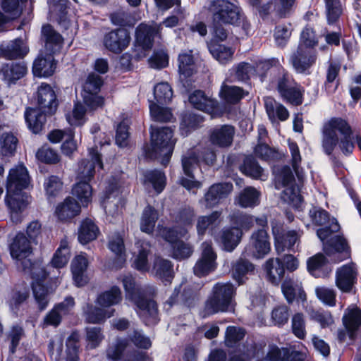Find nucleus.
I'll use <instances>...</instances> for the list:
<instances>
[{"label": "nucleus", "mask_w": 361, "mask_h": 361, "mask_svg": "<svg viewBox=\"0 0 361 361\" xmlns=\"http://www.w3.org/2000/svg\"><path fill=\"white\" fill-rule=\"evenodd\" d=\"M288 145L290 154L291 166L295 173L298 183L295 184L290 168L288 166H284L280 169H275L274 170L275 173V186L278 190L284 188L281 195V200L283 202L295 209H300L302 204V197L300 191L305 178L303 169L300 168L302 158L296 142L288 140Z\"/></svg>", "instance_id": "1"}, {"label": "nucleus", "mask_w": 361, "mask_h": 361, "mask_svg": "<svg viewBox=\"0 0 361 361\" xmlns=\"http://www.w3.org/2000/svg\"><path fill=\"white\" fill-rule=\"evenodd\" d=\"M30 185V178L23 164H18L9 171L5 201L11 210V219L15 223L20 221L18 213L31 202V197L23 191Z\"/></svg>", "instance_id": "2"}, {"label": "nucleus", "mask_w": 361, "mask_h": 361, "mask_svg": "<svg viewBox=\"0 0 361 361\" xmlns=\"http://www.w3.org/2000/svg\"><path fill=\"white\" fill-rule=\"evenodd\" d=\"M121 281L126 291V299L135 304L140 318L146 325L156 324L159 321L157 304L147 296L154 293V288H138L135 279L130 274L121 276Z\"/></svg>", "instance_id": "3"}, {"label": "nucleus", "mask_w": 361, "mask_h": 361, "mask_svg": "<svg viewBox=\"0 0 361 361\" xmlns=\"http://www.w3.org/2000/svg\"><path fill=\"white\" fill-rule=\"evenodd\" d=\"M194 216L193 209L186 207L180 211L176 216V223L178 226L173 228L158 226V235L170 244L175 259L180 260L188 258L193 252L192 246L180 240V238L187 233L188 228L191 226Z\"/></svg>", "instance_id": "4"}, {"label": "nucleus", "mask_w": 361, "mask_h": 361, "mask_svg": "<svg viewBox=\"0 0 361 361\" xmlns=\"http://www.w3.org/2000/svg\"><path fill=\"white\" fill-rule=\"evenodd\" d=\"M37 108H27L25 118L29 129L38 133L46 121V116L53 114L57 108L56 97L51 87L42 83L37 90Z\"/></svg>", "instance_id": "5"}, {"label": "nucleus", "mask_w": 361, "mask_h": 361, "mask_svg": "<svg viewBox=\"0 0 361 361\" xmlns=\"http://www.w3.org/2000/svg\"><path fill=\"white\" fill-rule=\"evenodd\" d=\"M338 133L343 136L339 144L341 150L345 155L350 154L354 149L351 129L348 123L340 118H331L324 126L322 147L325 153L331 154L338 143Z\"/></svg>", "instance_id": "6"}, {"label": "nucleus", "mask_w": 361, "mask_h": 361, "mask_svg": "<svg viewBox=\"0 0 361 361\" xmlns=\"http://www.w3.org/2000/svg\"><path fill=\"white\" fill-rule=\"evenodd\" d=\"M121 300V289L118 286H112L109 290L97 296L96 302L101 307H94L88 304L84 308L86 321L92 324H99L104 322L114 314L115 310L111 308V307L118 305Z\"/></svg>", "instance_id": "7"}, {"label": "nucleus", "mask_w": 361, "mask_h": 361, "mask_svg": "<svg viewBox=\"0 0 361 361\" xmlns=\"http://www.w3.org/2000/svg\"><path fill=\"white\" fill-rule=\"evenodd\" d=\"M150 146L145 149L146 156L150 159H159L166 166L172 155L176 140L173 139V131L168 127H151Z\"/></svg>", "instance_id": "8"}, {"label": "nucleus", "mask_w": 361, "mask_h": 361, "mask_svg": "<svg viewBox=\"0 0 361 361\" xmlns=\"http://www.w3.org/2000/svg\"><path fill=\"white\" fill-rule=\"evenodd\" d=\"M235 288L230 283H217L205 303L204 311L207 314L219 312H231L234 308Z\"/></svg>", "instance_id": "9"}, {"label": "nucleus", "mask_w": 361, "mask_h": 361, "mask_svg": "<svg viewBox=\"0 0 361 361\" xmlns=\"http://www.w3.org/2000/svg\"><path fill=\"white\" fill-rule=\"evenodd\" d=\"M216 159L215 152L207 149L201 155L197 156L194 152H191L188 156L183 157L182 159V166L183 175L179 179V183L189 192L196 193L195 190H198L202 185L201 181L195 178L193 172L198 166L200 159L207 164H212Z\"/></svg>", "instance_id": "10"}, {"label": "nucleus", "mask_w": 361, "mask_h": 361, "mask_svg": "<svg viewBox=\"0 0 361 361\" xmlns=\"http://www.w3.org/2000/svg\"><path fill=\"white\" fill-rule=\"evenodd\" d=\"M213 23L214 24H231L242 26L245 34L250 30V23L240 13L239 7L226 0H216L212 6Z\"/></svg>", "instance_id": "11"}, {"label": "nucleus", "mask_w": 361, "mask_h": 361, "mask_svg": "<svg viewBox=\"0 0 361 361\" xmlns=\"http://www.w3.org/2000/svg\"><path fill=\"white\" fill-rule=\"evenodd\" d=\"M103 84L102 78L94 73L88 75L81 93L82 101L90 111L102 108L104 98L99 94Z\"/></svg>", "instance_id": "12"}, {"label": "nucleus", "mask_w": 361, "mask_h": 361, "mask_svg": "<svg viewBox=\"0 0 361 361\" xmlns=\"http://www.w3.org/2000/svg\"><path fill=\"white\" fill-rule=\"evenodd\" d=\"M178 23V18L176 16H171L166 18L162 23L159 25H148L140 24L136 29V43L144 50H148L152 47V42L155 36L159 35L161 26L166 27H175Z\"/></svg>", "instance_id": "13"}, {"label": "nucleus", "mask_w": 361, "mask_h": 361, "mask_svg": "<svg viewBox=\"0 0 361 361\" xmlns=\"http://www.w3.org/2000/svg\"><path fill=\"white\" fill-rule=\"evenodd\" d=\"M271 227L276 252L281 254L286 250L294 251L295 245H298L302 233L293 230L284 233L283 224L277 221L271 222Z\"/></svg>", "instance_id": "14"}, {"label": "nucleus", "mask_w": 361, "mask_h": 361, "mask_svg": "<svg viewBox=\"0 0 361 361\" xmlns=\"http://www.w3.org/2000/svg\"><path fill=\"white\" fill-rule=\"evenodd\" d=\"M277 90L283 99L294 105L302 102L303 89L293 78L282 70L281 75L276 82Z\"/></svg>", "instance_id": "15"}, {"label": "nucleus", "mask_w": 361, "mask_h": 361, "mask_svg": "<svg viewBox=\"0 0 361 361\" xmlns=\"http://www.w3.org/2000/svg\"><path fill=\"white\" fill-rule=\"evenodd\" d=\"M123 192V187L121 179L114 178L110 182L105 192L102 197L101 204L106 214L115 215L118 214L123 206V200L121 195Z\"/></svg>", "instance_id": "16"}, {"label": "nucleus", "mask_w": 361, "mask_h": 361, "mask_svg": "<svg viewBox=\"0 0 361 361\" xmlns=\"http://www.w3.org/2000/svg\"><path fill=\"white\" fill-rule=\"evenodd\" d=\"M103 163L97 147L89 149L87 158L82 159L78 163L75 170L76 179L78 180L90 181L96 172V170L102 169Z\"/></svg>", "instance_id": "17"}, {"label": "nucleus", "mask_w": 361, "mask_h": 361, "mask_svg": "<svg viewBox=\"0 0 361 361\" xmlns=\"http://www.w3.org/2000/svg\"><path fill=\"white\" fill-rule=\"evenodd\" d=\"M31 276L32 278V288L35 298L41 310H44L49 302V291L43 284V280L47 276L46 270L38 265L32 266Z\"/></svg>", "instance_id": "18"}, {"label": "nucleus", "mask_w": 361, "mask_h": 361, "mask_svg": "<svg viewBox=\"0 0 361 361\" xmlns=\"http://www.w3.org/2000/svg\"><path fill=\"white\" fill-rule=\"evenodd\" d=\"M202 254L193 267L195 275L201 277L213 272L217 267L216 254L212 243L204 242L202 244Z\"/></svg>", "instance_id": "19"}, {"label": "nucleus", "mask_w": 361, "mask_h": 361, "mask_svg": "<svg viewBox=\"0 0 361 361\" xmlns=\"http://www.w3.org/2000/svg\"><path fill=\"white\" fill-rule=\"evenodd\" d=\"M310 216L314 223L317 225H325L324 228H319L317 231L318 238L324 242L329 235L339 230V224L336 219H330L327 212L322 209L314 208L310 212Z\"/></svg>", "instance_id": "20"}, {"label": "nucleus", "mask_w": 361, "mask_h": 361, "mask_svg": "<svg viewBox=\"0 0 361 361\" xmlns=\"http://www.w3.org/2000/svg\"><path fill=\"white\" fill-rule=\"evenodd\" d=\"M128 343L126 339H118L116 343L106 350V356L111 361H145L146 353L134 352L128 354Z\"/></svg>", "instance_id": "21"}, {"label": "nucleus", "mask_w": 361, "mask_h": 361, "mask_svg": "<svg viewBox=\"0 0 361 361\" xmlns=\"http://www.w3.org/2000/svg\"><path fill=\"white\" fill-rule=\"evenodd\" d=\"M271 251L269 238L266 230L259 229L252 234L246 252L252 257L264 258Z\"/></svg>", "instance_id": "22"}, {"label": "nucleus", "mask_w": 361, "mask_h": 361, "mask_svg": "<svg viewBox=\"0 0 361 361\" xmlns=\"http://www.w3.org/2000/svg\"><path fill=\"white\" fill-rule=\"evenodd\" d=\"M233 190V185L231 183H215L211 185L200 200L201 206L206 209H210L226 198Z\"/></svg>", "instance_id": "23"}, {"label": "nucleus", "mask_w": 361, "mask_h": 361, "mask_svg": "<svg viewBox=\"0 0 361 361\" xmlns=\"http://www.w3.org/2000/svg\"><path fill=\"white\" fill-rule=\"evenodd\" d=\"M190 104L197 109L207 112L212 118L219 116L222 114V111L219 103L206 96L200 90H196L189 97Z\"/></svg>", "instance_id": "24"}, {"label": "nucleus", "mask_w": 361, "mask_h": 361, "mask_svg": "<svg viewBox=\"0 0 361 361\" xmlns=\"http://www.w3.org/2000/svg\"><path fill=\"white\" fill-rule=\"evenodd\" d=\"M178 62L180 80L183 85L187 88L192 83V80L190 78L197 72V65L192 51H183L180 53Z\"/></svg>", "instance_id": "25"}, {"label": "nucleus", "mask_w": 361, "mask_h": 361, "mask_svg": "<svg viewBox=\"0 0 361 361\" xmlns=\"http://www.w3.org/2000/svg\"><path fill=\"white\" fill-rule=\"evenodd\" d=\"M130 42L129 32L123 28L116 29L107 33L104 38L105 47L114 53H121L126 49Z\"/></svg>", "instance_id": "26"}, {"label": "nucleus", "mask_w": 361, "mask_h": 361, "mask_svg": "<svg viewBox=\"0 0 361 361\" xmlns=\"http://www.w3.org/2000/svg\"><path fill=\"white\" fill-rule=\"evenodd\" d=\"M317 56L312 49H305L299 46L296 53L292 56L293 66L298 73H310V68L315 63Z\"/></svg>", "instance_id": "27"}, {"label": "nucleus", "mask_w": 361, "mask_h": 361, "mask_svg": "<svg viewBox=\"0 0 361 361\" xmlns=\"http://www.w3.org/2000/svg\"><path fill=\"white\" fill-rule=\"evenodd\" d=\"M357 269L354 263L345 264L338 268L336 273V286L343 292H350L355 283Z\"/></svg>", "instance_id": "28"}, {"label": "nucleus", "mask_w": 361, "mask_h": 361, "mask_svg": "<svg viewBox=\"0 0 361 361\" xmlns=\"http://www.w3.org/2000/svg\"><path fill=\"white\" fill-rule=\"evenodd\" d=\"M29 290L24 288L13 290L6 298L10 310L16 316H22L27 312Z\"/></svg>", "instance_id": "29"}, {"label": "nucleus", "mask_w": 361, "mask_h": 361, "mask_svg": "<svg viewBox=\"0 0 361 361\" xmlns=\"http://www.w3.org/2000/svg\"><path fill=\"white\" fill-rule=\"evenodd\" d=\"M27 73V67L23 62H11L0 68L1 79L8 85L15 84L17 80L23 78Z\"/></svg>", "instance_id": "30"}, {"label": "nucleus", "mask_w": 361, "mask_h": 361, "mask_svg": "<svg viewBox=\"0 0 361 361\" xmlns=\"http://www.w3.org/2000/svg\"><path fill=\"white\" fill-rule=\"evenodd\" d=\"M307 270L315 278L327 277L332 271L330 264L322 254H317L307 262Z\"/></svg>", "instance_id": "31"}, {"label": "nucleus", "mask_w": 361, "mask_h": 361, "mask_svg": "<svg viewBox=\"0 0 361 361\" xmlns=\"http://www.w3.org/2000/svg\"><path fill=\"white\" fill-rule=\"evenodd\" d=\"M88 266V260L85 253L75 256L71 262V272L75 284L80 287L87 282L85 271Z\"/></svg>", "instance_id": "32"}, {"label": "nucleus", "mask_w": 361, "mask_h": 361, "mask_svg": "<svg viewBox=\"0 0 361 361\" xmlns=\"http://www.w3.org/2000/svg\"><path fill=\"white\" fill-rule=\"evenodd\" d=\"M42 34L45 42V51L50 54H55L60 51L63 45V37L56 32L49 25L42 27Z\"/></svg>", "instance_id": "33"}, {"label": "nucleus", "mask_w": 361, "mask_h": 361, "mask_svg": "<svg viewBox=\"0 0 361 361\" xmlns=\"http://www.w3.org/2000/svg\"><path fill=\"white\" fill-rule=\"evenodd\" d=\"M108 247L116 257L114 267H122L126 261V255L123 238L120 233L115 232L109 236Z\"/></svg>", "instance_id": "34"}, {"label": "nucleus", "mask_w": 361, "mask_h": 361, "mask_svg": "<svg viewBox=\"0 0 361 361\" xmlns=\"http://www.w3.org/2000/svg\"><path fill=\"white\" fill-rule=\"evenodd\" d=\"M343 323L350 338L353 339L355 333L361 326V310L355 305L348 307L343 317Z\"/></svg>", "instance_id": "35"}, {"label": "nucleus", "mask_w": 361, "mask_h": 361, "mask_svg": "<svg viewBox=\"0 0 361 361\" xmlns=\"http://www.w3.org/2000/svg\"><path fill=\"white\" fill-rule=\"evenodd\" d=\"M10 253L13 259H25L32 252L30 240L23 233H18L10 246Z\"/></svg>", "instance_id": "36"}, {"label": "nucleus", "mask_w": 361, "mask_h": 361, "mask_svg": "<svg viewBox=\"0 0 361 361\" xmlns=\"http://www.w3.org/2000/svg\"><path fill=\"white\" fill-rule=\"evenodd\" d=\"M235 130L233 126L224 125L212 130L210 141L214 145L224 147L231 145Z\"/></svg>", "instance_id": "37"}, {"label": "nucleus", "mask_w": 361, "mask_h": 361, "mask_svg": "<svg viewBox=\"0 0 361 361\" xmlns=\"http://www.w3.org/2000/svg\"><path fill=\"white\" fill-rule=\"evenodd\" d=\"M282 293L287 302L290 303L295 300H306V295L302 288L301 283L291 279H286L281 285Z\"/></svg>", "instance_id": "38"}, {"label": "nucleus", "mask_w": 361, "mask_h": 361, "mask_svg": "<svg viewBox=\"0 0 361 361\" xmlns=\"http://www.w3.org/2000/svg\"><path fill=\"white\" fill-rule=\"evenodd\" d=\"M264 101L267 114L272 123L277 120L285 121L288 118L289 112L283 105L271 97H265Z\"/></svg>", "instance_id": "39"}, {"label": "nucleus", "mask_w": 361, "mask_h": 361, "mask_svg": "<svg viewBox=\"0 0 361 361\" xmlns=\"http://www.w3.org/2000/svg\"><path fill=\"white\" fill-rule=\"evenodd\" d=\"M56 67L53 54L46 53L45 57H38L33 63L32 72L37 77H49L51 75Z\"/></svg>", "instance_id": "40"}, {"label": "nucleus", "mask_w": 361, "mask_h": 361, "mask_svg": "<svg viewBox=\"0 0 361 361\" xmlns=\"http://www.w3.org/2000/svg\"><path fill=\"white\" fill-rule=\"evenodd\" d=\"M166 183V178L161 171L149 170L144 173L143 185L146 189L152 188L159 194L164 189Z\"/></svg>", "instance_id": "41"}, {"label": "nucleus", "mask_w": 361, "mask_h": 361, "mask_svg": "<svg viewBox=\"0 0 361 361\" xmlns=\"http://www.w3.org/2000/svg\"><path fill=\"white\" fill-rule=\"evenodd\" d=\"M243 231L238 228L228 227L222 230L219 237V242L223 249L228 251H233L240 242Z\"/></svg>", "instance_id": "42"}, {"label": "nucleus", "mask_w": 361, "mask_h": 361, "mask_svg": "<svg viewBox=\"0 0 361 361\" xmlns=\"http://www.w3.org/2000/svg\"><path fill=\"white\" fill-rule=\"evenodd\" d=\"M137 248V254L135 255L133 265L137 270L146 272L149 271L148 263V254L149 253L150 245L145 240H140L135 243Z\"/></svg>", "instance_id": "43"}, {"label": "nucleus", "mask_w": 361, "mask_h": 361, "mask_svg": "<svg viewBox=\"0 0 361 361\" xmlns=\"http://www.w3.org/2000/svg\"><path fill=\"white\" fill-rule=\"evenodd\" d=\"M268 280L274 285H278L283 277L285 269L283 264L279 258H270L264 265Z\"/></svg>", "instance_id": "44"}, {"label": "nucleus", "mask_w": 361, "mask_h": 361, "mask_svg": "<svg viewBox=\"0 0 361 361\" xmlns=\"http://www.w3.org/2000/svg\"><path fill=\"white\" fill-rule=\"evenodd\" d=\"M80 212V206L73 197H67L56 209V214L61 221L71 219L78 215Z\"/></svg>", "instance_id": "45"}, {"label": "nucleus", "mask_w": 361, "mask_h": 361, "mask_svg": "<svg viewBox=\"0 0 361 361\" xmlns=\"http://www.w3.org/2000/svg\"><path fill=\"white\" fill-rule=\"evenodd\" d=\"M171 262L161 257L154 260L152 271L157 277L165 284L170 283L173 278V271Z\"/></svg>", "instance_id": "46"}, {"label": "nucleus", "mask_w": 361, "mask_h": 361, "mask_svg": "<svg viewBox=\"0 0 361 361\" xmlns=\"http://www.w3.org/2000/svg\"><path fill=\"white\" fill-rule=\"evenodd\" d=\"M207 46L212 56L220 63L226 64L231 61L235 51L233 49L214 41L208 43Z\"/></svg>", "instance_id": "47"}, {"label": "nucleus", "mask_w": 361, "mask_h": 361, "mask_svg": "<svg viewBox=\"0 0 361 361\" xmlns=\"http://www.w3.org/2000/svg\"><path fill=\"white\" fill-rule=\"evenodd\" d=\"M71 257V250L69 243L66 238L62 239L59 247L56 250L51 260V265L56 269L64 267L69 261Z\"/></svg>", "instance_id": "48"}, {"label": "nucleus", "mask_w": 361, "mask_h": 361, "mask_svg": "<svg viewBox=\"0 0 361 361\" xmlns=\"http://www.w3.org/2000/svg\"><path fill=\"white\" fill-rule=\"evenodd\" d=\"M72 194L78 199L83 207H87L91 202L92 196L90 181L78 180L73 187Z\"/></svg>", "instance_id": "49"}, {"label": "nucleus", "mask_w": 361, "mask_h": 361, "mask_svg": "<svg viewBox=\"0 0 361 361\" xmlns=\"http://www.w3.org/2000/svg\"><path fill=\"white\" fill-rule=\"evenodd\" d=\"M2 55L8 59L23 57L28 49L21 39H16L1 49Z\"/></svg>", "instance_id": "50"}, {"label": "nucleus", "mask_w": 361, "mask_h": 361, "mask_svg": "<svg viewBox=\"0 0 361 361\" xmlns=\"http://www.w3.org/2000/svg\"><path fill=\"white\" fill-rule=\"evenodd\" d=\"M324 250L329 256L336 253H343L345 255L344 257L348 256V244L345 240L340 235H336L324 243Z\"/></svg>", "instance_id": "51"}, {"label": "nucleus", "mask_w": 361, "mask_h": 361, "mask_svg": "<svg viewBox=\"0 0 361 361\" xmlns=\"http://www.w3.org/2000/svg\"><path fill=\"white\" fill-rule=\"evenodd\" d=\"M99 228L94 223L87 219L84 220L78 231V240L82 244H87L97 238Z\"/></svg>", "instance_id": "52"}, {"label": "nucleus", "mask_w": 361, "mask_h": 361, "mask_svg": "<svg viewBox=\"0 0 361 361\" xmlns=\"http://www.w3.org/2000/svg\"><path fill=\"white\" fill-rule=\"evenodd\" d=\"M159 219L157 211L151 206H147L143 210L140 219V229L146 233L154 231L157 221Z\"/></svg>", "instance_id": "53"}, {"label": "nucleus", "mask_w": 361, "mask_h": 361, "mask_svg": "<svg viewBox=\"0 0 361 361\" xmlns=\"http://www.w3.org/2000/svg\"><path fill=\"white\" fill-rule=\"evenodd\" d=\"M259 192L252 187L245 188L238 195L236 201L242 207H254L259 204Z\"/></svg>", "instance_id": "54"}, {"label": "nucleus", "mask_w": 361, "mask_h": 361, "mask_svg": "<svg viewBox=\"0 0 361 361\" xmlns=\"http://www.w3.org/2000/svg\"><path fill=\"white\" fill-rule=\"evenodd\" d=\"M87 110L80 102L74 104L73 110L66 114L67 122L72 126H82L87 122Z\"/></svg>", "instance_id": "55"}, {"label": "nucleus", "mask_w": 361, "mask_h": 361, "mask_svg": "<svg viewBox=\"0 0 361 361\" xmlns=\"http://www.w3.org/2000/svg\"><path fill=\"white\" fill-rule=\"evenodd\" d=\"M240 171L252 178L265 180L266 178L263 169L251 157L245 159L243 164L240 166Z\"/></svg>", "instance_id": "56"}, {"label": "nucleus", "mask_w": 361, "mask_h": 361, "mask_svg": "<svg viewBox=\"0 0 361 361\" xmlns=\"http://www.w3.org/2000/svg\"><path fill=\"white\" fill-rule=\"evenodd\" d=\"M18 139L12 133H4L0 137V154L11 157L14 154L18 145Z\"/></svg>", "instance_id": "57"}, {"label": "nucleus", "mask_w": 361, "mask_h": 361, "mask_svg": "<svg viewBox=\"0 0 361 361\" xmlns=\"http://www.w3.org/2000/svg\"><path fill=\"white\" fill-rule=\"evenodd\" d=\"M254 270V266L250 262L245 259H240L233 268V278L238 285L245 282V276Z\"/></svg>", "instance_id": "58"}, {"label": "nucleus", "mask_w": 361, "mask_h": 361, "mask_svg": "<svg viewBox=\"0 0 361 361\" xmlns=\"http://www.w3.org/2000/svg\"><path fill=\"white\" fill-rule=\"evenodd\" d=\"M221 216V212L219 211L213 212L207 216H200L197 221V231L200 236L203 235L207 229L218 223Z\"/></svg>", "instance_id": "59"}, {"label": "nucleus", "mask_w": 361, "mask_h": 361, "mask_svg": "<svg viewBox=\"0 0 361 361\" xmlns=\"http://www.w3.org/2000/svg\"><path fill=\"white\" fill-rule=\"evenodd\" d=\"M203 122V117L199 114H190L183 117L180 126V133L187 136L192 129L197 128Z\"/></svg>", "instance_id": "60"}, {"label": "nucleus", "mask_w": 361, "mask_h": 361, "mask_svg": "<svg viewBox=\"0 0 361 361\" xmlns=\"http://www.w3.org/2000/svg\"><path fill=\"white\" fill-rule=\"evenodd\" d=\"M219 94L226 102L234 104L239 102L245 96V92L240 87L224 85Z\"/></svg>", "instance_id": "61"}, {"label": "nucleus", "mask_w": 361, "mask_h": 361, "mask_svg": "<svg viewBox=\"0 0 361 361\" xmlns=\"http://www.w3.org/2000/svg\"><path fill=\"white\" fill-rule=\"evenodd\" d=\"M154 95L157 102L163 105L171 101L173 91L167 82H160L154 87Z\"/></svg>", "instance_id": "62"}, {"label": "nucleus", "mask_w": 361, "mask_h": 361, "mask_svg": "<svg viewBox=\"0 0 361 361\" xmlns=\"http://www.w3.org/2000/svg\"><path fill=\"white\" fill-rule=\"evenodd\" d=\"M79 334L72 333L66 341V361H79L78 355Z\"/></svg>", "instance_id": "63"}, {"label": "nucleus", "mask_w": 361, "mask_h": 361, "mask_svg": "<svg viewBox=\"0 0 361 361\" xmlns=\"http://www.w3.org/2000/svg\"><path fill=\"white\" fill-rule=\"evenodd\" d=\"M245 335V331L244 329L239 326H228L225 334V343L228 347H234L244 338Z\"/></svg>", "instance_id": "64"}]
</instances>
